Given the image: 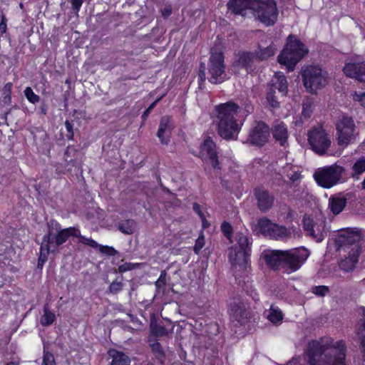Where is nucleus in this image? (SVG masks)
Returning <instances> with one entry per match:
<instances>
[{
  "instance_id": "nucleus-1",
  "label": "nucleus",
  "mask_w": 365,
  "mask_h": 365,
  "mask_svg": "<svg viewBox=\"0 0 365 365\" xmlns=\"http://www.w3.org/2000/svg\"><path fill=\"white\" fill-rule=\"evenodd\" d=\"M346 346L343 340L335 344L331 339H320L308 343L307 354L309 365H346Z\"/></svg>"
},
{
  "instance_id": "nucleus-2",
  "label": "nucleus",
  "mask_w": 365,
  "mask_h": 365,
  "mask_svg": "<svg viewBox=\"0 0 365 365\" xmlns=\"http://www.w3.org/2000/svg\"><path fill=\"white\" fill-rule=\"evenodd\" d=\"M70 236L80 237V230L74 227L61 229L60 224L51 220L48 222V232L43 237L37 266L42 268L50 252H56Z\"/></svg>"
},
{
  "instance_id": "nucleus-3",
  "label": "nucleus",
  "mask_w": 365,
  "mask_h": 365,
  "mask_svg": "<svg viewBox=\"0 0 365 365\" xmlns=\"http://www.w3.org/2000/svg\"><path fill=\"white\" fill-rule=\"evenodd\" d=\"M240 106L233 101L221 103L215 107L217 115L215 123L217 126V133L222 138L236 140L241 127L235 118Z\"/></svg>"
},
{
  "instance_id": "nucleus-4",
  "label": "nucleus",
  "mask_w": 365,
  "mask_h": 365,
  "mask_svg": "<svg viewBox=\"0 0 365 365\" xmlns=\"http://www.w3.org/2000/svg\"><path fill=\"white\" fill-rule=\"evenodd\" d=\"M309 255V252L304 247L290 250H274L266 255L264 258L269 267L273 269L280 267L294 272L299 269Z\"/></svg>"
},
{
  "instance_id": "nucleus-5",
  "label": "nucleus",
  "mask_w": 365,
  "mask_h": 365,
  "mask_svg": "<svg viewBox=\"0 0 365 365\" xmlns=\"http://www.w3.org/2000/svg\"><path fill=\"white\" fill-rule=\"evenodd\" d=\"M308 51V48L299 39L289 36L284 49L277 57L278 62L286 66L288 71H292Z\"/></svg>"
},
{
  "instance_id": "nucleus-6",
  "label": "nucleus",
  "mask_w": 365,
  "mask_h": 365,
  "mask_svg": "<svg viewBox=\"0 0 365 365\" xmlns=\"http://www.w3.org/2000/svg\"><path fill=\"white\" fill-rule=\"evenodd\" d=\"M220 41L217 39L215 46L210 49V56L207 63V80L213 84L221 83L227 80L225 65L222 51L218 47Z\"/></svg>"
},
{
  "instance_id": "nucleus-7",
  "label": "nucleus",
  "mask_w": 365,
  "mask_h": 365,
  "mask_svg": "<svg viewBox=\"0 0 365 365\" xmlns=\"http://www.w3.org/2000/svg\"><path fill=\"white\" fill-rule=\"evenodd\" d=\"M304 86L309 93H314L327 83V73L318 66L310 65L302 70Z\"/></svg>"
},
{
  "instance_id": "nucleus-8",
  "label": "nucleus",
  "mask_w": 365,
  "mask_h": 365,
  "mask_svg": "<svg viewBox=\"0 0 365 365\" xmlns=\"http://www.w3.org/2000/svg\"><path fill=\"white\" fill-rule=\"evenodd\" d=\"M346 170L344 167L333 164L319 168L314 174V178L319 185L324 188H330L343 180Z\"/></svg>"
},
{
  "instance_id": "nucleus-9",
  "label": "nucleus",
  "mask_w": 365,
  "mask_h": 365,
  "mask_svg": "<svg viewBox=\"0 0 365 365\" xmlns=\"http://www.w3.org/2000/svg\"><path fill=\"white\" fill-rule=\"evenodd\" d=\"M255 16L267 26H273L278 17V9L274 0H256L254 2Z\"/></svg>"
},
{
  "instance_id": "nucleus-10",
  "label": "nucleus",
  "mask_w": 365,
  "mask_h": 365,
  "mask_svg": "<svg viewBox=\"0 0 365 365\" xmlns=\"http://www.w3.org/2000/svg\"><path fill=\"white\" fill-rule=\"evenodd\" d=\"M254 231L277 240H283L291 237L290 231L285 226L274 223L266 217L258 220Z\"/></svg>"
},
{
  "instance_id": "nucleus-11",
  "label": "nucleus",
  "mask_w": 365,
  "mask_h": 365,
  "mask_svg": "<svg viewBox=\"0 0 365 365\" xmlns=\"http://www.w3.org/2000/svg\"><path fill=\"white\" fill-rule=\"evenodd\" d=\"M363 232L356 228L343 230L338 236V250L344 252L361 253Z\"/></svg>"
},
{
  "instance_id": "nucleus-12",
  "label": "nucleus",
  "mask_w": 365,
  "mask_h": 365,
  "mask_svg": "<svg viewBox=\"0 0 365 365\" xmlns=\"http://www.w3.org/2000/svg\"><path fill=\"white\" fill-rule=\"evenodd\" d=\"M336 128L339 145L346 146L353 143L359 135L353 118L346 115L339 117Z\"/></svg>"
},
{
  "instance_id": "nucleus-13",
  "label": "nucleus",
  "mask_w": 365,
  "mask_h": 365,
  "mask_svg": "<svg viewBox=\"0 0 365 365\" xmlns=\"http://www.w3.org/2000/svg\"><path fill=\"white\" fill-rule=\"evenodd\" d=\"M312 150L318 155H324L331 145V139L322 125L314 126L307 133Z\"/></svg>"
},
{
  "instance_id": "nucleus-14",
  "label": "nucleus",
  "mask_w": 365,
  "mask_h": 365,
  "mask_svg": "<svg viewBox=\"0 0 365 365\" xmlns=\"http://www.w3.org/2000/svg\"><path fill=\"white\" fill-rule=\"evenodd\" d=\"M270 130L262 121H257L250 130L247 142L252 145L262 147L268 141Z\"/></svg>"
},
{
  "instance_id": "nucleus-15",
  "label": "nucleus",
  "mask_w": 365,
  "mask_h": 365,
  "mask_svg": "<svg viewBox=\"0 0 365 365\" xmlns=\"http://www.w3.org/2000/svg\"><path fill=\"white\" fill-rule=\"evenodd\" d=\"M200 155L202 160L210 163L215 170H220L216 145L210 137H207L200 146Z\"/></svg>"
},
{
  "instance_id": "nucleus-16",
  "label": "nucleus",
  "mask_w": 365,
  "mask_h": 365,
  "mask_svg": "<svg viewBox=\"0 0 365 365\" xmlns=\"http://www.w3.org/2000/svg\"><path fill=\"white\" fill-rule=\"evenodd\" d=\"M255 1L256 0H230L228 8L235 14L247 16L253 14Z\"/></svg>"
},
{
  "instance_id": "nucleus-17",
  "label": "nucleus",
  "mask_w": 365,
  "mask_h": 365,
  "mask_svg": "<svg viewBox=\"0 0 365 365\" xmlns=\"http://www.w3.org/2000/svg\"><path fill=\"white\" fill-rule=\"evenodd\" d=\"M250 252L247 251L238 250L237 248H231L229 253V260L232 266L239 268V271H244L247 269Z\"/></svg>"
},
{
  "instance_id": "nucleus-18",
  "label": "nucleus",
  "mask_w": 365,
  "mask_h": 365,
  "mask_svg": "<svg viewBox=\"0 0 365 365\" xmlns=\"http://www.w3.org/2000/svg\"><path fill=\"white\" fill-rule=\"evenodd\" d=\"M255 197L257 200V207L263 212L268 211L274 204V195L263 188L255 189Z\"/></svg>"
},
{
  "instance_id": "nucleus-19",
  "label": "nucleus",
  "mask_w": 365,
  "mask_h": 365,
  "mask_svg": "<svg viewBox=\"0 0 365 365\" xmlns=\"http://www.w3.org/2000/svg\"><path fill=\"white\" fill-rule=\"evenodd\" d=\"M343 71L346 76L365 83V61L346 63L344 66Z\"/></svg>"
},
{
  "instance_id": "nucleus-20",
  "label": "nucleus",
  "mask_w": 365,
  "mask_h": 365,
  "mask_svg": "<svg viewBox=\"0 0 365 365\" xmlns=\"http://www.w3.org/2000/svg\"><path fill=\"white\" fill-rule=\"evenodd\" d=\"M230 317L233 322L244 324L247 320L248 313L246 306L241 302H234L231 304Z\"/></svg>"
},
{
  "instance_id": "nucleus-21",
  "label": "nucleus",
  "mask_w": 365,
  "mask_h": 365,
  "mask_svg": "<svg viewBox=\"0 0 365 365\" xmlns=\"http://www.w3.org/2000/svg\"><path fill=\"white\" fill-rule=\"evenodd\" d=\"M272 133L274 140L278 142L280 145H285L288 138V130L284 122L275 121L272 128Z\"/></svg>"
},
{
  "instance_id": "nucleus-22",
  "label": "nucleus",
  "mask_w": 365,
  "mask_h": 365,
  "mask_svg": "<svg viewBox=\"0 0 365 365\" xmlns=\"http://www.w3.org/2000/svg\"><path fill=\"white\" fill-rule=\"evenodd\" d=\"M255 58V56L254 53L250 51H240L236 54L232 66L234 68H244L248 71V68L251 67Z\"/></svg>"
},
{
  "instance_id": "nucleus-23",
  "label": "nucleus",
  "mask_w": 365,
  "mask_h": 365,
  "mask_svg": "<svg viewBox=\"0 0 365 365\" xmlns=\"http://www.w3.org/2000/svg\"><path fill=\"white\" fill-rule=\"evenodd\" d=\"M345 257L339 262V267L345 272H351L355 269L361 253L346 252Z\"/></svg>"
},
{
  "instance_id": "nucleus-24",
  "label": "nucleus",
  "mask_w": 365,
  "mask_h": 365,
  "mask_svg": "<svg viewBox=\"0 0 365 365\" xmlns=\"http://www.w3.org/2000/svg\"><path fill=\"white\" fill-rule=\"evenodd\" d=\"M171 118L168 115H165L161 118L157 136L159 138L161 143L167 145L169 140L164 137V135L170 132L172 130V125L170 124Z\"/></svg>"
},
{
  "instance_id": "nucleus-25",
  "label": "nucleus",
  "mask_w": 365,
  "mask_h": 365,
  "mask_svg": "<svg viewBox=\"0 0 365 365\" xmlns=\"http://www.w3.org/2000/svg\"><path fill=\"white\" fill-rule=\"evenodd\" d=\"M277 49V46L273 43L266 47L259 45L258 49L254 52L255 58L259 61L267 60L274 55Z\"/></svg>"
},
{
  "instance_id": "nucleus-26",
  "label": "nucleus",
  "mask_w": 365,
  "mask_h": 365,
  "mask_svg": "<svg viewBox=\"0 0 365 365\" xmlns=\"http://www.w3.org/2000/svg\"><path fill=\"white\" fill-rule=\"evenodd\" d=\"M346 205V198L344 196L334 195L329 200V206L334 215L339 214Z\"/></svg>"
},
{
  "instance_id": "nucleus-27",
  "label": "nucleus",
  "mask_w": 365,
  "mask_h": 365,
  "mask_svg": "<svg viewBox=\"0 0 365 365\" xmlns=\"http://www.w3.org/2000/svg\"><path fill=\"white\" fill-rule=\"evenodd\" d=\"M108 353L109 357L112 359L110 365H130V360L123 352L110 349Z\"/></svg>"
},
{
  "instance_id": "nucleus-28",
  "label": "nucleus",
  "mask_w": 365,
  "mask_h": 365,
  "mask_svg": "<svg viewBox=\"0 0 365 365\" xmlns=\"http://www.w3.org/2000/svg\"><path fill=\"white\" fill-rule=\"evenodd\" d=\"M236 244L232 248H237L238 250L251 252L250 245H252V239L249 238L247 235L237 232L235 235Z\"/></svg>"
},
{
  "instance_id": "nucleus-29",
  "label": "nucleus",
  "mask_w": 365,
  "mask_h": 365,
  "mask_svg": "<svg viewBox=\"0 0 365 365\" xmlns=\"http://www.w3.org/2000/svg\"><path fill=\"white\" fill-rule=\"evenodd\" d=\"M272 81L273 84L270 88H272L274 91L277 89L282 96H285L288 90L287 81L285 76L282 73H277Z\"/></svg>"
},
{
  "instance_id": "nucleus-30",
  "label": "nucleus",
  "mask_w": 365,
  "mask_h": 365,
  "mask_svg": "<svg viewBox=\"0 0 365 365\" xmlns=\"http://www.w3.org/2000/svg\"><path fill=\"white\" fill-rule=\"evenodd\" d=\"M150 346L157 361L161 365H163L166 359V355L160 343L155 341L153 343H150Z\"/></svg>"
},
{
  "instance_id": "nucleus-31",
  "label": "nucleus",
  "mask_w": 365,
  "mask_h": 365,
  "mask_svg": "<svg viewBox=\"0 0 365 365\" xmlns=\"http://www.w3.org/2000/svg\"><path fill=\"white\" fill-rule=\"evenodd\" d=\"M118 228L125 235H132L135 230L136 222L132 219L121 220L118 224Z\"/></svg>"
},
{
  "instance_id": "nucleus-32",
  "label": "nucleus",
  "mask_w": 365,
  "mask_h": 365,
  "mask_svg": "<svg viewBox=\"0 0 365 365\" xmlns=\"http://www.w3.org/2000/svg\"><path fill=\"white\" fill-rule=\"evenodd\" d=\"M365 172V158L357 160L352 166V172L350 176L358 179L359 176Z\"/></svg>"
},
{
  "instance_id": "nucleus-33",
  "label": "nucleus",
  "mask_w": 365,
  "mask_h": 365,
  "mask_svg": "<svg viewBox=\"0 0 365 365\" xmlns=\"http://www.w3.org/2000/svg\"><path fill=\"white\" fill-rule=\"evenodd\" d=\"M314 108V101L312 98L308 97L303 100L302 115L305 118L311 117Z\"/></svg>"
},
{
  "instance_id": "nucleus-34",
  "label": "nucleus",
  "mask_w": 365,
  "mask_h": 365,
  "mask_svg": "<svg viewBox=\"0 0 365 365\" xmlns=\"http://www.w3.org/2000/svg\"><path fill=\"white\" fill-rule=\"evenodd\" d=\"M267 319L273 324H278L282 320L283 314L278 307L272 305L267 314Z\"/></svg>"
},
{
  "instance_id": "nucleus-35",
  "label": "nucleus",
  "mask_w": 365,
  "mask_h": 365,
  "mask_svg": "<svg viewBox=\"0 0 365 365\" xmlns=\"http://www.w3.org/2000/svg\"><path fill=\"white\" fill-rule=\"evenodd\" d=\"M55 314L49 310L48 305H45L43 308V315L41 319V324L43 326L51 325L55 320Z\"/></svg>"
},
{
  "instance_id": "nucleus-36",
  "label": "nucleus",
  "mask_w": 365,
  "mask_h": 365,
  "mask_svg": "<svg viewBox=\"0 0 365 365\" xmlns=\"http://www.w3.org/2000/svg\"><path fill=\"white\" fill-rule=\"evenodd\" d=\"M312 237L316 242H322L326 235V232L323 228H320L319 225H315V227L309 232L308 234Z\"/></svg>"
},
{
  "instance_id": "nucleus-37",
  "label": "nucleus",
  "mask_w": 365,
  "mask_h": 365,
  "mask_svg": "<svg viewBox=\"0 0 365 365\" xmlns=\"http://www.w3.org/2000/svg\"><path fill=\"white\" fill-rule=\"evenodd\" d=\"M357 336L360 342V347L363 353V359L365 361V319L362 326L357 331Z\"/></svg>"
},
{
  "instance_id": "nucleus-38",
  "label": "nucleus",
  "mask_w": 365,
  "mask_h": 365,
  "mask_svg": "<svg viewBox=\"0 0 365 365\" xmlns=\"http://www.w3.org/2000/svg\"><path fill=\"white\" fill-rule=\"evenodd\" d=\"M24 93L26 98L30 103H31L33 104H36L39 102L40 97L38 95L34 93V92L33 91V90L31 87H26L25 88Z\"/></svg>"
},
{
  "instance_id": "nucleus-39",
  "label": "nucleus",
  "mask_w": 365,
  "mask_h": 365,
  "mask_svg": "<svg viewBox=\"0 0 365 365\" xmlns=\"http://www.w3.org/2000/svg\"><path fill=\"white\" fill-rule=\"evenodd\" d=\"M274 93L275 91L272 88H269L267 94V101L271 107L278 108L279 106V103L277 100Z\"/></svg>"
},
{
  "instance_id": "nucleus-40",
  "label": "nucleus",
  "mask_w": 365,
  "mask_h": 365,
  "mask_svg": "<svg viewBox=\"0 0 365 365\" xmlns=\"http://www.w3.org/2000/svg\"><path fill=\"white\" fill-rule=\"evenodd\" d=\"M152 333L156 336H165L168 335V331L163 326L155 324L151 326Z\"/></svg>"
},
{
  "instance_id": "nucleus-41",
  "label": "nucleus",
  "mask_w": 365,
  "mask_h": 365,
  "mask_svg": "<svg viewBox=\"0 0 365 365\" xmlns=\"http://www.w3.org/2000/svg\"><path fill=\"white\" fill-rule=\"evenodd\" d=\"M303 227L305 231L307 232V235L311 232L312 229L315 227L316 224L314 220L307 216H304L302 220Z\"/></svg>"
},
{
  "instance_id": "nucleus-42",
  "label": "nucleus",
  "mask_w": 365,
  "mask_h": 365,
  "mask_svg": "<svg viewBox=\"0 0 365 365\" xmlns=\"http://www.w3.org/2000/svg\"><path fill=\"white\" fill-rule=\"evenodd\" d=\"M123 287V283L122 281H113L108 287V291L112 294H116L120 291L122 290Z\"/></svg>"
},
{
  "instance_id": "nucleus-43",
  "label": "nucleus",
  "mask_w": 365,
  "mask_h": 365,
  "mask_svg": "<svg viewBox=\"0 0 365 365\" xmlns=\"http://www.w3.org/2000/svg\"><path fill=\"white\" fill-rule=\"evenodd\" d=\"M284 171L287 172V177L292 182L299 180L301 177L300 173L297 170H292L291 166L284 168Z\"/></svg>"
},
{
  "instance_id": "nucleus-44",
  "label": "nucleus",
  "mask_w": 365,
  "mask_h": 365,
  "mask_svg": "<svg viewBox=\"0 0 365 365\" xmlns=\"http://www.w3.org/2000/svg\"><path fill=\"white\" fill-rule=\"evenodd\" d=\"M312 292L319 297H324L329 292V289L327 286H315L312 287Z\"/></svg>"
},
{
  "instance_id": "nucleus-45",
  "label": "nucleus",
  "mask_w": 365,
  "mask_h": 365,
  "mask_svg": "<svg viewBox=\"0 0 365 365\" xmlns=\"http://www.w3.org/2000/svg\"><path fill=\"white\" fill-rule=\"evenodd\" d=\"M78 237L79 238V242L81 243L86 245L93 248H98L99 244L97 242H96L94 240L91 239V238H87L81 235H80V237Z\"/></svg>"
},
{
  "instance_id": "nucleus-46",
  "label": "nucleus",
  "mask_w": 365,
  "mask_h": 365,
  "mask_svg": "<svg viewBox=\"0 0 365 365\" xmlns=\"http://www.w3.org/2000/svg\"><path fill=\"white\" fill-rule=\"evenodd\" d=\"M204 245H205V237H204V235L202 234H201L195 241V244L193 247L194 252L196 255H198L200 253V250H202V248L204 247Z\"/></svg>"
},
{
  "instance_id": "nucleus-47",
  "label": "nucleus",
  "mask_w": 365,
  "mask_h": 365,
  "mask_svg": "<svg viewBox=\"0 0 365 365\" xmlns=\"http://www.w3.org/2000/svg\"><path fill=\"white\" fill-rule=\"evenodd\" d=\"M205 63H201L200 64L198 78H199V87L202 88V84L205 83L206 79V73H205Z\"/></svg>"
},
{
  "instance_id": "nucleus-48",
  "label": "nucleus",
  "mask_w": 365,
  "mask_h": 365,
  "mask_svg": "<svg viewBox=\"0 0 365 365\" xmlns=\"http://www.w3.org/2000/svg\"><path fill=\"white\" fill-rule=\"evenodd\" d=\"M42 365H56L54 356L50 352H44Z\"/></svg>"
},
{
  "instance_id": "nucleus-49",
  "label": "nucleus",
  "mask_w": 365,
  "mask_h": 365,
  "mask_svg": "<svg viewBox=\"0 0 365 365\" xmlns=\"http://www.w3.org/2000/svg\"><path fill=\"white\" fill-rule=\"evenodd\" d=\"M98 250L101 253L108 256H114L117 253V251L113 247L106 245H99Z\"/></svg>"
},
{
  "instance_id": "nucleus-50",
  "label": "nucleus",
  "mask_w": 365,
  "mask_h": 365,
  "mask_svg": "<svg viewBox=\"0 0 365 365\" xmlns=\"http://www.w3.org/2000/svg\"><path fill=\"white\" fill-rule=\"evenodd\" d=\"M166 276L167 272L165 270H163L160 272V275L158 279L155 282V285L158 289H160L165 287L166 284Z\"/></svg>"
},
{
  "instance_id": "nucleus-51",
  "label": "nucleus",
  "mask_w": 365,
  "mask_h": 365,
  "mask_svg": "<svg viewBox=\"0 0 365 365\" xmlns=\"http://www.w3.org/2000/svg\"><path fill=\"white\" fill-rule=\"evenodd\" d=\"M65 126H66V129L67 130V134H66L67 138L68 140H73V135H74L73 124L71 121L66 120L65 122Z\"/></svg>"
},
{
  "instance_id": "nucleus-52",
  "label": "nucleus",
  "mask_w": 365,
  "mask_h": 365,
  "mask_svg": "<svg viewBox=\"0 0 365 365\" xmlns=\"http://www.w3.org/2000/svg\"><path fill=\"white\" fill-rule=\"evenodd\" d=\"M138 267L137 264H133L130 262H125L118 267V271L120 273L125 272L129 270H132L133 269Z\"/></svg>"
},
{
  "instance_id": "nucleus-53",
  "label": "nucleus",
  "mask_w": 365,
  "mask_h": 365,
  "mask_svg": "<svg viewBox=\"0 0 365 365\" xmlns=\"http://www.w3.org/2000/svg\"><path fill=\"white\" fill-rule=\"evenodd\" d=\"M221 230L227 237H230L232 232V227L230 223L227 222H222L221 225Z\"/></svg>"
},
{
  "instance_id": "nucleus-54",
  "label": "nucleus",
  "mask_w": 365,
  "mask_h": 365,
  "mask_svg": "<svg viewBox=\"0 0 365 365\" xmlns=\"http://www.w3.org/2000/svg\"><path fill=\"white\" fill-rule=\"evenodd\" d=\"M242 109L244 110L246 115L252 113L254 107L252 102L250 100H246L242 105Z\"/></svg>"
},
{
  "instance_id": "nucleus-55",
  "label": "nucleus",
  "mask_w": 365,
  "mask_h": 365,
  "mask_svg": "<svg viewBox=\"0 0 365 365\" xmlns=\"http://www.w3.org/2000/svg\"><path fill=\"white\" fill-rule=\"evenodd\" d=\"M83 3V0H71V8L75 13H78Z\"/></svg>"
},
{
  "instance_id": "nucleus-56",
  "label": "nucleus",
  "mask_w": 365,
  "mask_h": 365,
  "mask_svg": "<svg viewBox=\"0 0 365 365\" xmlns=\"http://www.w3.org/2000/svg\"><path fill=\"white\" fill-rule=\"evenodd\" d=\"M12 86L13 84L11 83L5 84L2 88V96H11Z\"/></svg>"
},
{
  "instance_id": "nucleus-57",
  "label": "nucleus",
  "mask_w": 365,
  "mask_h": 365,
  "mask_svg": "<svg viewBox=\"0 0 365 365\" xmlns=\"http://www.w3.org/2000/svg\"><path fill=\"white\" fill-rule=\"evenodd\" d=\"M158 101H155V102H153L145 111L144 113H143L142 115V118L143 120H145L147 118V117L148 116L149 113H150V111L153 110V108L155 107L156 103H157Z\"/></svg>"
},
{
  "instance_id": "nucleus-58",
  "label": "nucleus",
  "mask_w": 365,
  "mask_h": 365,
  "mask_svg": "<svg viewBox=\"0 0 365 365\" xmlns=\"http://www.w3.org/2000/svg\"><path fill=\"white\" fill-rule=\"evenodd\" d=\"M76 150L74 148L68 147L65 152V160L71 162L72 159L69 158V156L71 155V154L72 153H76Z\"/></svg>"
},
{
  "instance_id": "nucleus-59",
  "label": "nucleus",
  "mask_w": 365,
  "mask_h": 365,
  "mask_svg": "<svg viewBox=\"0 0 365 365\" xmlns=\"http://www.w3.org/2000/svg\"><path fill=\"white\" fill-rule=\"evenodd\" d=\"M355 99L359 101L361 105L365 108V93L356 94Z\"/></svg>"
},
{
  "instance_id": "nucleus-60",
  "label": "nucleus",
  "mask_w": 365,
  "mask_h": 365,
  "mask_svg": "<svg viewBox=\"0 0 365 365\" xmlns=\"http://www.w3.org/2000/svg\"><path fill=\"white\" fill-rule=\"evenodd\" d=\"M161 13L163 17L167 18L171 14L172 9L170 6H166L161 11Z\"/></svg>"
},
{
  "instance_id": "nucleus-61",
  "label": "nucleus",
  "mask_w": 365,
  "mask_h": 365,
  "mask_svg": "<svg viewBox=\"0 0 365 365\" xmlns=\"http://www.w3.org/2000/svg\"><path fill=\"white\" fill-rule=\"evenodd\" d=\"M2 103L4 105H10L11 103V96H3L2 97Z\"/></svg>"
},
{
  "instance_id": "nucleus-62",
  "label": "nucleus",
  "mask_w": 365,
  "mask_h": 365,
  "mask_svg": "<svg viewBox=\"0 0 365 365\" xmlns=\"http://www.w3.org/2000/svg\"><path fill=\"white\" fill-rule=\"evenodd\" d=\"M193 210L195 212H196L199 215L202 216V214L200 212V206L198 203L195 202L193 203Z\"/></svg>"
},
{
  "instance_id": "nucleus-63",
  "label": "nucleus",
  "mask_w": 365,
  "mask_h": 365,
  "mask_svg": "<svg viewBox=\"0 0 365 365\" xmlns=\"http://www.w3.org/2000/svg\"><path fill=\"white\" fill-rule=\"evenodd\" d=\"M183 365H193L192 361H185Z\"/></svg>"
},
{
  "instance_id": "nucleus-64",
  "label": "nucleus",
  "mask_w": 365,
  "mask_h": 365,
  "mask_svg": "<svg viewBox=\"0 0 365 365\" xmlns=\"http://www.w3.org/2000/svg\"><path fill=\"white\" fill-rule=\"evenodd\" d=\"M6 365H19V364L11 361V362H9L8 364H6Z\"/></svg>"
}]
</instances>
